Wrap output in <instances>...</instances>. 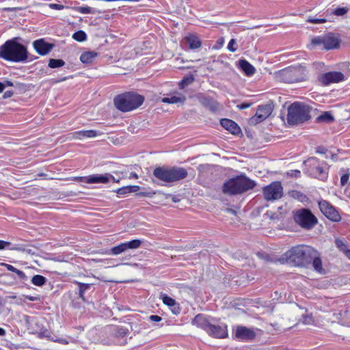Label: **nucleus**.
<instances>
[{
  "label": "nucleus",
  "mask_w": 350,
  "mask_h": 350,
  "mask_svg": "<svg viewBox=\"0 0 350 350\" xmlns=\"http://www.w3.org/2000/svg\"><path fill=\"white\" fill-rule=\"evenodd\" d=\"M293 196L301 202H304L307 199V196L299 191H295Z\"/></svg>",
  "instance_id": "de8ad7c7"
},
{
  "label": "nucleus",
  "mask_w": 350,
  "mask_h": 350,
  "mask_svg": "<svg viewBox=\"0 0 350 350\" xmlns=\"http://www.w3.org/2000/svg\"><path fill=\"white\" fill-rule=\"evenodd\" d=\"M185 39L190 49H199L202 45L200 38L195 34H189Z\"/></svg>",
  "instance_id": "393cba45"
},
{
  "label": "nucleus",
  "mask_w": 350,
  "mask_h": 350,
  "mask_svg": "<svg viewBox=\"0 0 350 350\" xmlns=\"http://www.w3.org/2000/svg\"><path fill=\"white\" fill-rule=\"evenodd\" d=\"M344 75L341 72H328L322 75L320 77L321 82L325 85L333 83H338L343 81Z\"/></svg>",
  "instance_id": "2eb2a0df"
},
{
  "label": "nucleus",
  "mask_w": 350,
  "mask_h": 350,
  "mask_svg": "<svg viewBox=\"0 0 350 350\" xmlns=\"http://www.w3.org/2000/svg\"><path fill=\"white\" fill-rule=\"evenodd\" d=\"M314 249L307 245L293 247L285 253L286 258L295 266L306 267L310 264Z\"/></svg>",
  "instance_id": "20e7f679"
},
{
  "label": "nucleus",
  "mask_w": 350,
  "mask_h": 350,
  "mask_svg": "<svg viewBox=\"0 0 350 350\" xmlns=\"http://www.w3.org/2000/svg\"><path fill=\"white\" fill-rule=\"evenodd\" d=\"M85 178L86 177L78 176V177H75V179L78 181H83V180L85 181Z\"/></svg>",
  "instance_id": "69168bd1"
},
{
  "label": "nucleus",
  "mask_w": 350,
  "mask_h": 350,
  "mask_svg": "<svg viewBox=\"0 0 350 350\" xmlns=\"http://www.w3.org/2000/svg\"><path fill=\"white\" fill-rule=\"evenodd\" d=\"M302 321L306 325H311L314 323V319L311 314L303 315Z\"/></svg>",
  "instance_id": "a18cd8bd"
},
{
  "label": "nucleus",
  "mask_w": 350,
  "mask_h": 350,
  "mask_svg": "<svg viewBox=\"0 0 350 350\" xmlns=\"http://www.w3.org/2000/svg\"><path fill=\"white\" fill-rule=\"evenodd\" d=\"M326 21H327V20L324 18H316L314 16H309L306 19L307 23H313V24L324 23Z\"/></svg>",
  "instance_id": "ea45409f"
},
{
  "label": "nucleus",
  "mask_w": 350,
  "mask_h": 350,
  "mask_svg": "<svg viewBox=\"0 0 350 350\" xmlns=\"http://www.w3.org/2000/svg\"><path fill=\"white\" fill-rule=\"evenodd\" d=\"M33 47L38 54L44 56L52 51L54 44L46 42L44 38H40L33 42Z\"/></svg>",
  "instance_id": "4468645a"
},
{
  "label": "nucleus",
  "mask_w": 350,
  "mask_h": 350,
  "mask_svg": "<svg viewBox=\"0 0 350 350\" xmlns=\"http://www.w3.org/2000/svg\"><path fill=\"white\" fill-rule=\"evenodd\" d=\"M102 134V132L96 130H82L73 133L72 137L83 139L85 138H94Z\"/></svg>",
  "instance_id": "aec40b11"
},
{
  "label": "nucleus",
  "mask_w": 350,
  "mask_h": 350,
  "mask_svg": "<svg viewBox=\"0 0 350 350\" xmlns=\"http://www.w3.org/2000/svg\"><path fill=\"white\" fill-rule=\"evenodd\" d=\"M264 198L267 201H275L283 196V187L280 181H275L262 189Z\"/></svg>",
  "instance_id": "1a4fd4ad"
},
{
  "label": "nucleus",
  "mask_w": 350,
  "mask_h": 350,
  "mask_svg": "<svg viewBox=\"0 0 350 350\" xmlns=\"http://www.w3.org/2000/svg\"><path fill=\"white\" fill-rule=\"evenodd\" d=\"M142 245V241L133 239L129 242L122 243L120 245L111 248L109 254L112 255H118L128 250H135L139 248Z\"/></svg>",
  "instance_id": "f8f14e48"
},
{
  "label": "nucleus",
  "mask_w": 350,
  "mask_h": 350,
  "mask_svg": "<svg viewBox=\"0 0 350 350\" xmlns=\"http://www.w3.org/2000/svg\"><path fill=\"white\" fill-rule=\"evenodd\" d=\"M307 75L306 67L301 64L288 66L275 72V77L278 81L286 83L305 81Z\"/></svg>",
  "instance_id": "7ed1b4c3"
},
{
  "label": "nucleus",
  "mask_w": 350,
  "mask_h": 350,
  "mask_svg": "<svg viewBox=\"0 0 350 350\" xmlns=\"http://www.w3.org/2000/svg\"><path fill=\"white\" fill-rule=\"evenodd\" d=\"M312 264V267L317 271H321L322 268V262L321 259L319 257V255L317 250H314V254H312V257H311V260H310V264Z\"/></svg>",
  "instance_id": "cd10ccee"
},
{
  "label": "nucleus",
  "mask_w": 350,
  "mask_h": 350,
  "mask_svg": "<svg viewBox=\"0 0 350 350\" xmlns=\"http://www.w3.org/2000/svg\"><path fill=\"white\" fill-rule=\"evenodd\" d=\"M65 65V62L61 59H50L49 60V67L51 68H59Z\"/></svg>",
  "instance_id": "f704fd0d"
},
{
  "label": "nucleus",
  "mask_w": 350,
  "mask_h": 350,
  "mask_svg": "<svg viewBox=\"0 0 350 350\" xmlns=\"http://www.w3.org/2000/svg\"><path fill=\"white\" fill-rule=\"evenodd\" d=\"M255 186L254 180L245 175H240L226 181L222 186V191L227 195H237L252 189Z\"/></svg>",
  "instance_id": "f03ea898"
},
{
  "label": "nucleus",
  "mask_w": 350,
  "mask_h": 350,
  "mask_svg": "<svg viewBox=\"0 0 350 350\" xmlns=\"http://www.w3.org/2000/svg\"><path fill=\"white\" fill-rule=\"evenodd\" d=\"M9 249L11 250L25 252H27V253H29V254H30L31 252V250L26 249L22 245H13L11 247H9Z\"/></svg>",
  "instance_id": "37998d69"
},
{
  "label": "nucleus",
  "mask_w": 350,
  "mask_h": 350,
  "mask_svg": "<svg viewBox=\"0 0 350 350\" xmlns=\"http://www.w3.org/2000/svg\"><path fill=\"white\" fill-rule=\"evenodd\" d=\"M2 265L5 266L8 271L16 273L20 279L23 280H25L27 279V276L23 271L15 268L12 265L5 263H3Z\"/></svg>",
  "instance_id": "2f4dec72"
},
{
  "label": "nucleus",
  "mask_w": 350,
  "mask_h": 350,
  "mask_svg": "<svg viewBox=\"0 0 350 350\" xmlns=\"http://www.w3.org/2000/svg\"><path fill=\"white\" fill-rule=\"evenodd\" d=\"M311 108L301 102H294L288 107L287 122L291 125L302 124L311 118Z\"/></svg>",
  "instance_id": "423d86ee"
},
{
  "label": "nucleus",
  "mask_w": 350,
  "mask_h": 350,
  "mask_svg": "<svg viewBox=\"0 0 350 350\" xmlns=\"http://www.w3.org/2000/svg\"><path fill=\"white\" fill-rule=\"evenodd\" d=\"M77 284L79 285V296L83 300V301H85L86 299L84 297V293L87 290L91 288L92 284L78 282H77Z\"/></svg>",
  "instance_id": "7c9ffc66"
},
{
  "label": "nucleus",
  "mask_w": 350,
  "mask_h": 350,
  "mask_svg": "<svg viewBox=\"0 0 350 350\" xmlns=\"http://www.w3.org/2000/svg\"><path fill=\"white\" fill-rule=\"evenodd\" d=\"M77 11L81 14H97L100 13V11H97L96 9L92 8L89 6H80L77 8Z\"/></svg>",
  "instance_id": "c9c22d12"
},
{
  "label": "nucleus",
  "mask_w": 350,
  "mask_h": 350,
  "mask_svg": "<svg viewBox=\"0 0 350 350\" xmlns=\"http://www.w3.org/2000/svg\"><path fill=\"white\" fill-rule=\"evenodd\" d=\"M11 245L10 242L0 240V250H3Z\"/></svg>",
  "instance_id": "864d4df0"
},
{
  "label": "nucleus",
  "mask_w": 350,
  "mask_h": 350,
  "mask_svg": "<svg viewBox=\"0 0 350 350\" xmlns=\"http://www.w3.org/2000/svg\"><path fill=\"white\" fill-rule=\"evenodd\" d=\"M334 118L330 111H325L317 118L319 122L330 123L334 122Z\"/></svg>",
  "instance_id": "c756f323"
},
{
  "label": "nucleus",
  "mask_w": 350,
  "mask_h": 350,
  "mask_svg": "<svg viewBox=\"0 0 350 350\" xmlns=\"http://www.w3.org/2000/svg\"><path fill=\"white\" fill-rule=\"evenodd\" d=\"M98 53L96 51H86L83 53L80 56V60L83 64H91L97 57Z\"/></svg>",
  "instance_id": "bb28decb"
},
{
  "label": "nucleus",
  "mask_w": 350,
  "mask_h": 350,
  "mask_svg": "<svg viewBox=\"0 0 350 350\" xmlns=\"http://www.w3.org/2000/svg\"><path fill=\"white\" fill-rule=\"evenodd\" d=\"M14 94V92L12 90H7L4 92L3 95V98H10L13 96Z\"/></svg>",
  "instance_id": "4d7b16f0"
},
{
  "label": "nucleus",
  "mask_w": 350,
  "mask_h": 350,
  "mask_svg": "<svg viewBox=\"0 0 350 350\" xmlns=\"http://www.w3.org/2000/svg\"><path fill=\"white\" fill-rule=\"evenodd\" d=\"M196 98L200 104L212 112H216L219 109V104L209 96H205L202 94H198Z\"/></svg>",
  "instance_id": "f3484780"
},
{
  "label": "nucleus",
  "mask_w": 350,
  "mask_h": 350,
  "mask_svg": "<svg viewBox=\"0 0 350 350\" xmlns=\"http://www.w3.org/2000/svg\"><path fill=\"white\" fill-rule=\"evenodd\" d=\"M126 189H128V186L127 187H122V188H120L118 189L117 191H116V193L119 195H124L126 193H130V191H129V190Z\"/></svg>",
  "instance_id": "603ef678"
},
{
  "label": "nucleus",
  "mask_w": 350,
  "mask_h": 350,
  "mask_svg": "<svg viewBox=\"0 0 350 350\" xmlns=\"http://www.w3.org/2000/svg\"><path fill=\"white\" fill-rule=\"evenodd\" d=\"M31 282L36 286H42L46 282V279L41 275H36L31 278Z\"/></svg>",
  "instance_id": "72a5a7b5"
},
{
  "label": "nucleus",
  "mask_w": 350,
  "mask_h": 350,
  "mask_svg": "<svg viewBox=\"0 0 350 350\" xmlns=\"http://www.w3.org/2000/svg\"><path fill=\"white\" fill-rule=\"evenodd\" d=\"M206 332L212 336L219 338H225L228 334L227 329L226 327L215 325L211 323Z\"/></svg>",
  "instance_id": "412c9836"
},
{
  "label": "nucleus",
  "mask_w": 350,
  "mask_h": 350,
  "mask_svg": "<svg viewBox=\"0 0 350 350\" xmlns=\"http://www.w3.org/2000/svg\"><path fill=\"white\" fill-rule=\"evenodd\" d=\"M155 194L154 191H146V192H139L137 193L139 196H145V197H152Z\"/></svg>",
  "instance_id": "3c124183"
},
{
  "label": "nucleus",
  "mask_w": 350,
  "mask_h": 350,
  "mask_svg": "<svg viewBox=\"0 0 350 350\" xmlns=\"http://www.w3.org/2000/svg\"><path fill=\"white\" fill-rule=\"evenodd\" d=\"M315 170L314 171H312V172L315 174H318L319 176H322L325 174V170L323 169V167L322 166V164H318L316 166H314Z\"/></svg>",
  "instance_id": "c03bdc74"
},
{
  "label": "nucleus",
  "mask_w": 350,
  "mask_h": 350,
  "mask_svg": "<svg viewBox=\"0 0 350 350\" xmlns=\"http://www.w3.org/2000/svg\"><path fill=\"white\" fill-rule=\"evenodd\" d=\"M15 37L6 40L0 46V58L10 62H25L28 59L27 48Z\"/></svg>",
  "instance_id": "f257e3e1"
},
{
  "label": "nucleus",
  "mask_w": 350,
  "mask_h": 350,
  "mask_svg": "<svg viewBox=\"0 0 350 350\" xmlns=\"http://www.w3.org/2000/svg\"><path fill=\"white\" fill-rule=\"evenodd\" d=\"M319 208L321 212L329 219L333 221H338L341 217L338 212L329 202L325 200L318 201Z\"/></svg>",
  "instance_id": "9b49d317"
},
{
  "label": "nucleus",
  "mask_w": 350,
  "mask_h": 350,
  "mask_svg": "<svg viewBox=\"0 0 350 350\" xmlns=\"http://www.w3.org/2000/svg\"><path fill=\"white\" fill-rule=\"evenodd\" d=\"M236 44V41L234 39H231L230 42L228 44V49L231 52H235L237 49L234 46V45Z\"/></svg>",
  "instance_id": "09e8293b"
},
{
  "label": "nucleus",
  "mask_w": 350,
  "mask_h": 350,
  "mask_svg": "<svg viewBox=\"0 0 350 350\" xmlns=\"http://www.w3.org/2000/svg\"><path fill=\"white\" fill-rule=\"evenodd\" d=\"M349 174H343L340 178L341 185H342V186L345 185L349 180Z\"/></svg>",
  "instance_id": "8fccbe9b"
},
{
  "label": "nucleus",
  "mask_w": 350,
  "mask_h": 350,
  "mask_svg": "<svg viewBox=\"0 0 350 350\" xmlns=\"http://www.w3.org/2000/svg\"><path fill=\"white\" fill-rule=\"evenodd\" d=\"M26 298L29 300V301H37L38 300V297H32V296H26Z\"/></svg>",
  "instance_id": "0e129e2a"
},
{
  "label": "nucleus",
  "mask_w": 350,
  "mask_h": 350,
  "mask_svg": "<svg viewBox=\"0 0 350 350\" xmlns=\"http://www.w3.org/2000/svg\"><path fill=\"white\" fill-rule=\"evenodd\" d=\"M315 152H316V153H318V154L327 153V152L334 153V150H328L327 148L320 146H318L316 148Z\"/></svg>",
  "instance_id": "49530a36"
},
{
  "label": "nucleus",
  "mask_w": 350,
  "mask_h": 350,
  "mask_svg": "<svg viewBox=\"0 0 350 350\" xmlns=\"http://www.w3.org/2000/svg\"><path fill=\"white\" fill-rule=\"evenodd\" d=\"M129 333V329L122 327H117L115 329V335L117 337H124Z\"/></svg>",
  "instance_id": "58836bf2"
},
{
  "label": "nucleus",
  "mask_w": 350,
  "mask_h": 350,
  "mask_svg": "<svg viewBox=\"0 0 350 350\" xmlns=\"http://www.w3.org/2000/svg\"><path fill=\"white\" fill-rule=\"evenodd\" d=\"M348 11L349 9L347 8L338 7L333 10L332 14L336 16H343L347 14Z\"/></svg>",
  "instance_id": "79ce46f5"
},
{
  "label": "nucleus",
  "mask_w": 350,
  "mask_h": 350,
  "mask_svg": "<svg viewBox=\"0 0 350 350\" xmlns=\"http://www.w3.org/2000/svg\"><path fill=\"white\" fill-rule=\"evenodd\" d=\"M256 336L255 331L245 326H238L235 330V337L244 341L252 340Z\"/></svg>",
  "instance_id": "dca6fc26"
},
{
  "label": "nucleus",
  "mask_w": 350,
  "mask_h": 350,
  "mask_svg": "<svg viewBox=\"0 0 350 350\" xmlns=\"http://www.w3.org/2000/svg\"><path fill=\"white\" fill-rule=\"evenodd\" d=\"M345 256L350 260V250L346 251Z\"/></svg>",
  "instance_id": "774afa93"
},
{
  "label": "nucleus",
  "mask_w": 350,
  "mask_h": 350,
  "mask_svg": "<svg viewBox=\"0 0 350 350\" xmlns=\"http://www.w3.org/2000/svg\"><path fill=\"white\" fill-rule=\"evenodd\" d=\"M304 164L306 166H308L312 168V171H314L316 166L318 164H320L318 160L315 157H310L306 161H304Z\"/></svg>",
  "instance_id": "4c0bfd02"
},
{
  "label": "nucleus",
  "mask_w": 350,
  "mask_h": 350,
  "mask_svg": "<svg viewBox=\"0 0 350 350\" xmlns=\"http://www.w3.org/2000/svg\"><path fill=\"white\" fill-rule=\"evenodd\" d=\"M2 83H3V85H4V88L11 87V86L14 85L13 83L11 81H10V80H5Z\"/></svg>",
  "instance_id": "052dcab7"
},
{
  "label": "nucleus",
  "mask_w": 350,
  "mask_h": 350,
  "mask_svg": "<svg viewBox=\"0 0 350 350\" xmlns=\"http://www.w3.org/2000/svg\"><path fill=\"white\" fill-rule=\"evenodd\" d=\"M150 320L154 322H159L161 321V317L158 315H151L149 317Z\"/></svg>",
  "instance_id": "13d9d810"
},
{
  "label": "nucleus",
  "mask_w": 350,
  "mask_h": 350,
  "mask_svg": "<svg viewBox=\"0 0 350 350\" xmlns=\"http://www.w3.org/2000/svg\"><path fill=\"white\" fill-rule=\"evenodd\" d=\"M49 7L52 9L60 10L64 8V5L61 4H57V3H51L49 5Z\"/></svg>",
  "instance_id": "5fc2aeb1"
},
{
  "label": "nucleus",
  "mask_w": 350,
  "mask_h": 350,
  "mask_svg": "<svg viewBox=\"0 0 350 350\" xmlns=\"http://www.w3.org/2000/svg\"><path fill=\"white\" fill-rule=\"evenodd\" d=\"M250 106H251V104H250V103H241V105H238L237 107H238L240 109H247V108H249Z\"/></svg>",
  "instance_id": "bf43d9fd"
},
{
  "label": "nucleus",
  "mask_w": 350,
  "mask_h": 350,
  "mask_svg": "<svg viewBox=\"0 0 350 350\" xmlns=\"http://www.w3.org/2000/svg\"><path fill=\"white\" fill-rule=\"evenodd\" d=\"M174 181L182 180L187 176V172L183 167H173Z\"/></svg>",
  "instance_id": "c85d7f7f"
},
{
  "label": "nucleus",
  "mask_w": 350,
  "mask_h": 350,
  "mask_svg": "<svg viewBox=\"0 0 350 350\" xmlns=\"http://www.w3.org/2000/svg\"><path fill=\"white\" fill-rule=\"evenodd\" d=\"M4 89L5 88L3 83L0 81V93L2 92Z\"/></svg>",
  "instance_id": "338daca9"
},
{
  "label": "nucleus",
  "mask_w": 350,
  "mask_h": 350,
  "mask_svg": "<svg viewBox=\"0 0 350 350\" xmlns=\"http://www.w3.org/2000/svg\"><path fill=\"white\" fill-rule=\"evenodd\" d=\"M193 81L194 77L193 75L185 77L178 83V88L180 90H183Z\"/></svg>",
  "instance_id": "473e14b6"
},
{
  "label": "nucleus",
  "mask_w": 350,
  "mask_h": 350,
  "mask_svg": "<svg viewBox=\"0 0 350 350\" xmlns=\"http://www.w3.org/2000/svg\"><path fill=\"white\" fill-rule=\"evenodd\" d=\"M221 126L230 133L238 135L241 133V129L239 125L233 120L228 118L220 120Z\"/></svg>",
  "instance_id": "a211bd4d"
},
{
  "label": "nucleus",
  "mask_w": 350,
  "mask_h": 350,
  "mask_svg": "<svg viewBox=\"0 0 350 350\" xmlns=\"http://www.w3.org/2000/svg\"><path fill=\"white\" fill-rule=\"evenodd\" d=\"M110 178L114 180V177L109 174H93L85 178V182L89 184L94 183H107Z\"/></svg>",
  "instance_id": "6ab92c4d"
},
{
  "label": "nucleus",
  "mask_w": 350,
  "mask_h": 350,
  "mask_svg": "<svg viewBox=\"0 0 350 350\" xmlns=\"http://www.w3.org/2000/svg\"><path fill=\"white\" fill-rule=\"evenodd\" d=\"M340 38L333 33L313 37L310 41L312 48L326 51L337 49L340 47Z\"/></svg>",
  "instance_id": "0eeeda50"
},
{
  "label": "nucleus",
  "mask_w": 350,
  "mask_h": 350,
  "mask_svg": "<svg viewBox=\"0 0 350 350\" xmlns=\"http://www.w3.org/2000/svg\"><path fill=\"white\" fill-rule=\"evenodd\" d=\"M272 111V106L269 104L258 106L255 115L249 119V124L254 126L263 122L271 114Z\"/></svg>",
  "instance_id": "9d476101"
},
{
  "label": "nucleus",
  "mask_w": 350,
  "mask_h": 350,
  "mask_svg": "<svg viewBox=\"0 0 350 350\" xmlns=\"http://www.w3.org/2000/svg\"><path fill=\"white\" fill-rule=\"evenodd\" d=\"M237 66L247 77L252 76L256 72L254 66L245 59H239L237 62Z\"/></svg>",
  "instance_id": "5701e85b"
},
{
  "label": "nucleus",
  "mask_w": 350,
  "mask_h": 350,
  "mask_svg": "<svg viewBox=\"0 0 350 350\" xmlns=\"http://www.w3.org/2000/svg\"><path fill=\"white\" fill-rule=\"evenodd\" d=\"M335 244L336 247L344 254L346 253V251L348 250L347 246L345 242H343L342 240L340 239H336Z\"/></svg>",
  "instance_id": "a19ab883"
},
{
  "label": "nucleus",
  "mask_w": 350,
  "mask_h": 350,
  "mask_svg": "<svg viewBox=\"0 0 350 350\" xmlns=\"http://www.w3.org/2000/svg\"><path fill=\"white\" fill-rule=\"evenodd\" d=\"M72 38L77 42H84L87 40V35L83 30H79L72 34Z\"/></svg>",
  "instance_id": "e433bc0d"
},
{
  "label": "nucleus",
  "mask_w": 350,
  "mask_h": 350,
  "mask_svg": "<svg viewBox=\"0 0 350 350\" xmlns=\"http://www.w3.org/2000/svg\"><path fill=\"white\" fill-rule=\"evenodd\" d=\"M186 101V96L180 92H175L174 94L170 95L169 97H164L161 98V102L167 104H177L180 103L184 105Z\"/></svg>",
  "instance_id": "4be33fe9"
},
{
  "label": "nucleus",
  "mask_w": 350,
  "mask_h": 350,
  "mask_svg": "<svg viewBox=\"0 0 350 350\" xmlns=\"http://www.w3.org/2000/svg\"><path fill=\"white\" fill-rule=\"evenodd\" d=\"M162 300L164 304L171 308V310L174 314L179 313L180 308L176 304L175 299L167 296V295H162Z\"/></svg>",
  "instance_id": "a878e982"
},
{
  "label": "nucleus",
  "mask_w": 350,
  "mask_h": 350,
  "mask_svg": "<svg viewBox=\"0 0 350 350\" xmlns=\"http://www.w3.org/2000/svg\"><path fill=\"white\" fill-rule=\"evenodd\" d=\"M173 167H158L153 171V175L158 179L171 183L174 182Z\"/></svg>",
  "instance_id": "ddd939ff"
},
{
  "label": "nucleus",
  "mask_w": 350,
  "mask_h": 350,
  "mask_svg": "<svg viewBox=\"0 0 350 350\" xmlns=\"http://www.w3.org/2000/svg\"><path fill=\"white\" fill-rule=\"evenodd\" d=\"M144 101V96L133 92L118 94L113 99L116 107L122 112L131 111L138 108Z\"/></svg>",
  "instance_id": "39448f33"
},
{
  "label": "nucleus",
  "mask_w": 350,
  "mask_h": 350,
  "mask_svg": "<svg viewBox=\"0 0 350 350\" xmlns=\"http://www.w3.org/2000/svg\"><path fill=\"white\" fill-rule=\"evenodd\" d=\"M130 191V193L136 192L139 189V187L137 185L133 186H128V189H126Z\"/></svg>",
  "instance_id": "6e6d98bb"
},
{
  "label": "nucleus",
  "mask_w": 350,
  "mask_h": 350,
  "mask_svg": "<svg viewBox=\"0 0 350 350\" xmlns=\"http://www.w3.org/2000/svg\"><path fill=\"white\" fill-rule=\"evenodd\" d=\"M301 172L299 170H295L291 172V176H295V177L299 176Z\"/></svg>",
  "instance_id": "e2e57ef3"
},
{
  "label": "nucleus",
  "mask_w": 350,
  "mask_h": 350,
  "mask_svg": "<svg viewBox=\"0 0 350 350\" xmlns=\"http://www.w3.org/2000/svg\"><path fill=\"white\" fill-rule=\"evenodd\" d=\"M192 324L207 332L208 327H210L211 323L204 315L199 314L193 319Z\"/></svg>",
  "instance_id": "b1692460"
},
{
  "label": "nucleus",
  "mask_w": 350,
  "mask_h": 350,
  "mask_svg": "<svg viewBox=\"0 0 350 350\" xmlns=\"http://www.w3.org/2000/svg\"><path fill=\"white\" fill-rule=\"evenodd\" d=\"M295 221L303 228H312L318 222L317 218L307 208L297 210L294 215Z\"/></svg>",
  "instance_id": "6e6552de"
},
{
  "label": "nucleus",
  "mask_w": 350,
  "mask_h": 350,
  "mask_svg": "<svg viewBox=\"0 0 350 350\" xmlns=\"http://www.w3.org/2000/svg\"><path fill=\"white\" fill-rule=\"evenodd\" d=\"M72 78V76H70V77H64L63 78H61V79H54V83H60V82H62L64 81H66V79H71Z\"/></svg>",
  "instance_id": "680f3d73"
}]
</instances>
